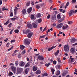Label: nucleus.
Masks as SVG:
<instances>
[{
    "instance_id": "nucleus-1",
    "label": "nucleus",
    "mask_w": 77,
    "mask_h": 77,
    "mask_svg": "<svg viewBox=\"0 0 77 77\" xmlns=\"http://www.w3.org/2000/svg\"><path fill=\"white\" fill-rule=\"evenodd\" d=\"M17 72L18 73V74H20V73H21L22 72V71H23V69L21 68H17Z\"/></svg>"
},
{
    "instance_id": "nucleus-2",
    "label": "nucleus",
    "mask_w": 77,
    "mask_h": 77,
    "mask_svg": "<svg viewBox=\"0 0 77 77\" xmlns=\"http://www.w3.org/2000/svg\"><path fill=\"white\" fill-rule=\"evenodd\" d=\"M64 50H65V51H69V46H68L67 45H66L64 46Z\"/></svg>"
},
{
    "instance_id": "nucleus-3",
    "label": "nucleus",
    "mask_w": 77,
    "mask_h": 77,
    "mask_svg": "<svg viewBox=\"0 0 77 77\" xmlns=\"http://www.w3.org/2000/svg\"><path fill=\"white\" fill-rule=\"evenodd\" d=\"M24 44H25V45H27L30 44V42L29 41V40H28V39H26L25 40Z\"/></svg>"
},
{
    "instance_id": "nucleus-4",
    "label": "nucleus",
    "mask_w": 77,
    "mask_h": 77,
    "mask_svg": "<svg viewBox=\"0 0 77 77\" xmlns=\"http://www.w3.org/2000/svg\"><path fill=\"white\" fill-rule=\"evenodd\" d=\"M63 26V24L62 23H60L57 26V29H60V28H61Z\"/></svg>"
},
{
    "instance_id": "nucleus-5",
    "label": "nucleus",
    "mask_w": 77,
    "mask_h": 77,
    "mask_svg": "<svg viewBox=\"0 0 77 77\" xmlns=\"http://www.w3.org/2000/svg\"><path fill=\"white\" fill-rule=\"evenodd\" d=\"M38 58L39 60H43L44 58V57L42 56L39 55L38 56Z\"/></svg>"
},
{
    "instance_id": "nucleus-6",
    "label": "nucleus",
    "mask_w": 77,
    "mask_h": 77,
    "mask_svg": "<svg viewBox=\"0 0 77 77\" xmlns=\"http://www.w3.org/2000/svg\"><path fill=\"white\" fill-rule=\"evenodd\" d=\"M74 13V11L73 10H72L70 11V12L69 14V16H71V15H73V14Z\"/></svg>"
},
{
    "instance_id": "nucleus-7",
    "label": "nucleus",
    "mask_w": 77,
    "mask_h": 77,
    "mask_svg": "<svg viewBox=\"0 0 77 77\" xmlns=\"http://www.w3.org/2000/svg\"><path fill=\"white\" fill-rule=\"evenodd\" d=\"M11 69L12 70L13 72H15L16 71V68L14 67V66H11Z\"/></svg>"
},
{
    "instance_id": "nucleus-8",
    "label": "nucleus",
    "mask_w": 77,
    "mask_h": 77,
    "mask_svg": "<svg viewBox=\"0 0 77 77\" xmlns=\"http://www.w3.org/2000/svg\"><path fill=\"white\" fill-rule=\"evenodd\" d=\"M33 35V33L32 32H30L27 35V36L28 38H30L31 37H32V36Z\"/></svg>"
},
{
    "instance_id": "nucleus-9",
    "label": "nucleus",
    "mask_w": 77,
    "mask_h": 77,
    "mask_svg": "<svg viewBox=\"0 0 77 77\" xmlns=\"http://www.w3.org/2000/svg\"><path fill=\"white\" fill-rule=\"evenodd\" d=\"M27 26L29 29H32V25L30 23H27Z\"/></svg>"
},
{
    "instance_id": "nucleus-10",
    "label": "nucleus",
    "mask_w": 77,
    "mask_h": 77,
    "mask_svg": "<svg viewBox=\"0 0 77 77\" xmlns=\"http://www.w3.org/2000/svg\"><path fill=\"white\" fill-rule=\"evenodd\" d=\"M56 46H52L51 48H48V50L49 51H50V50H51L52 49H53V48H56Z\"/></svg>"
},
{
    "instance_id": "nucleus-11",
    "label": "nucleus",
    "mask_w": 77,
    "mask_h": 77,
    "mask_svg": "<svg viewBox=\"0 0 77 77\" xmlns=\"http://www.w3.org/2000/svg\"><path fill=\"white\" fill-rule=\"evenodd\" d=\"M68 27V25H66L64 26L63 27V30H65V29H67Z\"/></svg>"
},
{
    "instance_id": "nucleus-12",
    "label": "nucleus",
    "mask_w": 77,
    "mask_h": 77,
    "mask_svg": "<svg viewBox=\"0 0 77 77\" xmlns=\"http://www.w3.org/2000/svg\"><path fill=\"white\" fill-rule=\"evenodd\" d=\"M14 75V74H13V73L12 72H9L8 73V76L9 77H11V76H12Z\"/></svg>"
},
{
    "instance_id": "nucleus-13",
    "label": "nucleus",
    "mask_w": 77,
    "mask_h": 77,
    "mask_svg": "<svg viewBox=\"0 0 77 77\" xmlns=\"http://www.w3.org/2000/svg\"><path fill=\"white\" fill-rule=\"evenodd\" d=\"M24 65L25 63H24V62L21 61L20 65V66H24Z\"/></svg>"
},
{
    "instance_id": "nucleus-14",
    "label": "nucleus",
    "mask_w": 77,
    "mask_h": 77,
    "mask_svg": "<svg viewBox=\"0 0 77 77\" xmlns=\"http://www.w3.org/2000/svg\"><path fill=\"white\" fill-rule=\"evenodd\" d=\"M25 48V46H24L23 45H20V50H23L24 48Z\"/></svg>"
},
{
    "instance_id": "nucleus-15",
    "label": "nucleus",
    "mask_w": 77,
    "mask_h": 77,
    "mask_svg": "<svg viewBox=\"0 0 77 77\" xmlns=\"http://www.w3.org/2000/svg\"><path fill=\"white\" fill-rule=\"evenodd\" d=\"M32 25H33V26L34 28H36L38 27V25L36 24L35 23H32Z\"/></svg>"
},
{
    "instance_id": "nucleus-16",
    "label": "nucleus",
    "mask_w": 77,
    "mask_h": 77,
    "mask_svg": "<svg viewBox=\"0 0 77 77\" xmlns=\"http://www.w3.org/2000/svg\"><path fill=\"white\" fill-rule=\"evenodd\" d=\"M75 49L72 48L71 49V51L72 53H74V52H75Z\"/></svg>"
},
{
    "instance_id": "nucleus-17",
    "label": "nucleus",
    "mask_w": 77,
    "mask_h": 77,
    "mask_svg": "<svg viewBox=\"0 0 77 77\" xmlns=\"http://www.w3.org/2000/svg\"><path fill=\"white\" fill-rule=\"evenodd\" d=\"M26 12L27 10H26L24 9L23 10L22 13L23 14L25 15V14H26Z\"/></svg>"
},
{
    "instance_id": "nucleus-18",
    "label": "nucleus",
    "mask_w": 77,
    "mask_h": 77,
    "mask_svg": "<svg viewBox=\"0 0 77 77\" xmlns=\"http://www.w3.org/2000/svg\"><path fill=\"white\" fill-rule=\"evenodd\" d=\"M41 73V71L39 70H38L36 72V74H40Z\"/></svg>"
},
{
    "instance_id": "nucleus-19",
    "label": "nucleus",
    "mask_w": 77,
    "mask_h": 77,
    "mask_svg": "<svg viewBox=\"0 0 77 77\" xmlns=\"http://www.w3.org/2000/svg\"><path fill=\"white\" fill-rule=\"evenodd\" d=\"M32 8H30L28 9V13H30V12H31V11H32Z\"/></svg>"
},
{
    "instance_id": "nucleus-20",
    "label": "nucleus",
    "mask_w": 77,
    "mask_h": 77,
    "mask_svg": "<svg viewBox=\"0 0 77 77\" xmlns=\"http://www.w3.org/2000/svg\"><path fill=\"white\" fill-rule=\"evenodd\" d=\"M33 68L34 71H36V70H37V69H38V67L35 66H33Z\"/></svg>"
},
{
    "instance_id": "nucleus-21",
    "label": "nucleus",
    "mask_w": 77,
    "mask_h": 77,
    "mask_svg": "<svg viewBox=\"0 0 77 77\" xmlns=\"http://www.w3.org/2000/svg\"><path fill=\"white\" fill-rule=\"evenodd\" d=\"M18 8L17 7H15L14 9V14L15 15H16V14H17V11L18 10Z\"/></svg>"
},
{
    "instance_id": "nucleus-22",
    "label": "nucleus",
    "mask_w": 77,
    "mask_h": 77,
    "mask_svg": "<svg viewBox=\"0 0 77 77\" xmlns=\"http://www.w3.org/2000/svg\"><path fill=\"white\" fill-rule=\"evenodd\" d=\"M30 66V63H28L26 64V65L25 66V68H26V67H28L29 66Z\"/></svg>"
},
{
    "instance_id": "nucleus-23",
    "label": "nucleus",
    "mask_w": 77,
    "mask_h": 77,
    "mask_svg": "<svg viewBox=\"0 0 77 77\" xmlns=\"http://www.w3.org/2000/svg\"><path fill=\"white\" fill-rule=\"evenodd\" d=\"M5 7H4L2 8V11H8V9L7 8H5Z\"/></svg>"
},
{
    "instance_id": "nucleus-24",
    "label": "nucleus",
    "mask_w": 77,
    "mask_h": 77,
    "mask_svg": "<svg viewBox=\"0 0 77 77\" xmlns=\"http://www.w3.org/2000/svg\"><path fill=\"white\" fill-rule=\"evenodd\" d=\"M29 68H27L25 70V73L26 74H27V73H28V72H29Z\"/></svg>"
},
{
    "instance_id": "nucleus-25",
    "label": "nucleus",
    "mask_w": 77,
    "mask_h": 77,
    "mask_svg": "<svg viewBox=\"0 0 77 77\" xmlns=\"http://www.w3.org/2000/svg\"><path fill=\"white\" fill-rule=\"evenodd\" d=\"M59 53V50H58L55 53V55L56 56H57L58 54Z\"/></svg>"
},
{
    "instance_id": "nucleus-26",
    "label": "nucleus",
    "mask_w": 77,
    "mask_h": 77,
    "mask_svg": "<svg viewBox=\"0 0 77 77\" xmlns=\"http://www.w3.org/2000/svg\"><path fill=\"white\" fill-rule=\"evenodd\" d=\"M57 19L58 20H60V18H61V17H60V14H59L57 15Z\"/></svg>"
},
{
    "instance_id": "nucleus-27",
    "label": "nucleus",
    "mask_w": 77,
    "mask_h": 77,
    "mask_svg": "<svg viewBox=\"0 0 77 77\" xmlns=\"http://www.w3.org/2000/svg\"><path fill=\"white\" fill-rule=\"evenodd\" d=\"M41 17V14L40 13H38L37 14V18H39Z\"/></svg>"
},
{
    "instance_id": "nucleus-28",
    "label": "nucleus",
    "mask_w": 77,
    "mask_h": 77,
    "mask_svg": "<svg viewBox=\"0 0 77 77\" xmlns=\"http://www.w3.org/2000/svg\"><path fill=\"white\" fill-rule=\"evenodd\" d=\"M72 39V41H71V42L72 43H74L75 41V39L74 38H72L71 39Z\"/></svg>"
},
{
    "instance_id": "nucleus-29",
    "label": "nucleus",
    "mask_w": 77,
    "mask_h": 77,
    "mask_svg": "<svg viewBox=\"0 0 77 77\" xmlns=\"http://www.w3.org/2000/svg\"><path fill=\"white\" fill-rule=\"evenodd\" d=\"M60 72L59 70H58L57 71V72L56 73V75H60Z\"/></svg>"
},
{
    "instance_id": "nucleus-30",
    "label": "nucleus",
    "mask_w": 77,
    "mask_h": 77,
    "mask_svg": "<svg viewBox=\"0 0 77 77\" xmlns=\"http://www.w3.org/2000/svg\"><path fill=\"white\" fill-rule=\"evenodd\" d=\"M56 15H53L52 17V20H56Z\"/></svg>"
},
{
    "instance_id": "nucleus-31",
    "label": "nucleus",
    "mask_w": 77,
    "mask_h": 77,
    "mask_svg": "<svg viewBox=\"0 0 77 77\" xmlns=\"http://www.w3.org/2000/svg\"><path fill=\"white\" fill-rule=\"evenodd\" d=\"M51 71H52V74H54V71H55V70L54 69H51Z\"/></svg>"
},
{
    "instance_id": "nucleus-32",
    "label": "nucleus",
    "mask_w": 77,
    "mask_h": 77,
    "mask_svg": "<svg viewBox=\"0 0 77 77\" xmlns=\"http://www.w3.org/2000/svg\"><path fill=\"white\" fill-rule=\"evenodd\" d=\"M30 1H28V2L26 4V5L27 6H29V5H30Z\"/></svg>"
},
{
    "instance_id": "nucleus-33",
    "label": "nucleus",
    "mask_w": 77,
    "mask_h": 77,
    "mask_svg": "<svg viewBox=\"0 0 77 77\" xmlns=\"http://www.w3.org/2000/svg\"><path fill=\"white\" fill-rule=\"evenodd\" d=\"M36 8L37 9H39L40 8V6L39 5H36Z\"/></svg>"
},
{
    "instance_id": "nucleus-34",
    "label": "nucleus",
    "mask_w": 77,
    "mask_h": 77,
    "mask_svg": "<svg viewBox=\"0 0 77 77\" xmlns=\"http://www.w3.org/2000/svg\"><path fill=\"white\" fill-rule=\"evenodd\" d=\"M38 23H41L42 22V19L41 18L38 19Z\"/></svg>"
},
{
    "instance_id": "nucleus-35",
    "label": "nucleus",
    "mask_w": 77,
    "mask_h": 77,
    "mask_svg": "<svg viewBox=\"0 0 77 77\" xmlns=\"http://www.w3.org/2000/svg\"><path fill=\"white\" fill-rule=\"evenodd\" d=\"M30 30L29 29H28L26 31L25 33H30Z\"/></svg>"
},
{
    "instance_id": "nucleus-36",
    "label": "nucleus",
    "mask_w": 77,
    "mask_h": 77,
    "mask_svg": "<svg viewBox=\"0 0 77 77\" xmlns=\"http://www.w3.org/2000/svg\"><path fill=\"white\" fill-rule=\"evenodd\" d=\"M65 18V16H63V17L62 19H61L59 21L60 22H61L62 21H63V20H64V18Z\"/></svg>"
},
{
    "instance_id": "nucleus-37",
    "label": "nucleus",
    "mask_w": 77,
    "mask_h": 77,
    "mask_svg": "<svg viewBox=\"0 0 77 77\" xmlns=\"http://www.w3.org/2000/svg\"><path fill=\"white\" fill-rule=\"evenodd\" d=\"M31 18L32 19V20H33L35 19V16L34 15H32L31 16Z\"/></svg>"
},
{
    "instance_id": "nucleus-38",
    "label": "nucleus",
    "mask_w": 77,
    "mask_h": 77,
    "mask_svg": "<svg viewBox=\"0 0 77 77\" xmlns=\"http://www.w3.org/2000/svg\"><path fill=\"white\" fill-rule=\"evenodd\" d=\"M57 60H58V61L59 63H61V61L60 60V58H58L57 59Z\"/></svg>"
},
{
    "instance_id": "nucleus-39",
    "label": "nucleus",
    "mask_w": 77,
    "mask_h": 77,
    "mask_svg": "<svg viewBox=\"0 0 77 77\" xmlns=\"http://www.w3.org/2000/svg\"><path fill=\"white\" fill-rule=\"evenodd\" d=\"M49 65H50V63H49L48 64L46 63L45 64L46 66H47V67H48L49 66Z\"/></svg>"
},
{
    "instance_id": "nucleus-40",
    "label": "nucleus",
    "mask_w": 77,
    "mask_h": 77,
    "mask_svg": "<svg viewBox=\"0 0 77 77\" xmlns=\"http://www.w3.org/2000/svg\"><path fill=\"white\" fill-rule=\"evenodd\" d=\"M48 75V74L45 73H44L43 74V76H47Z\"/></svg>"
},
{
    "instance_id": "nucleus-41",
    "label": "nucleus",
    "mask_w": 77,
    "mask_h": 77,
    "mask_svg": "<svg viewBox=\"0 0 77 77\" xmlns=\"http://www.w3.org/2000/svg\"><path fill=\"white\" fill-rule=\"evenodd\" d=\"M14 32L16 33H18L19 32V30L18 29H16L15 30Z\"/></svg>"
},
{
    "instance_id": "nucleus-42",
    "label": "nucleus",
    "mask_w": 77,
    "mask_h": 77,
    "mask_svg": "<svg viewBox=\"0 0 77 77\" xmlns=\"http://www.w3.org/2000/svg\"><path fill=\"white\" fill-rule=\"evenodd\" d=\"M74 58H72L70 59L72 62H74Z\"/></svg>"
},
{
    "instance_id": "nucleus-43",
    "label": "nucleus",
    "mask_w": 77,
    "mask_h": 77,
    "mask_svg": "<svg viewBox=\"0 0 77 77\" xmlns=\"http://www.w3.org/2000/svg\"><path fill=\"white\" fill-rule=\"evenodd\" d=\"M47 30V27H46L45 28L44 30L43 31V32H44L45 30Z\"/></svg>"
},
{
    "instance_id": "nucleus-44",
    "label": "nucleus",
    "mask_w": 77,
    "mask_h": 77,
    "mask_svg": "<svg viewBox=\"0 0 77 77\" xmlns=\"http://www.w3.org/2000/svg\"><path fill=\"white\" fill-rule=\"evenodd\" d=\"M45 35H44L40 36L41 38H45Z\"/></svg>"
},
{
    "instance_id": "nucleus-45",
    "label": "nucleus",
    "mask_w": 77,
    "mask_h": 77,
    "mask_svg": "<svg viewBox=\"0 0 77 77\" xmlns=\"http://www.w3.org/2000/svg\"><path fill=\"white\" fill-rule=\"evenodd\" d=\"M66 74V72H64L63 73L62 75H63V76H64V75H65Z\"/></svg>"
},
{
    "instance_id": "nucleus-46",
    "label": "nucleus",
    "mask_w": 77,
    "mask_h": 77,
    "mask_svg": "<svg viewBox=\"0 0 77 77\" xmlns=\"http://www.w3.org/2000/svg\"><path fill=\"white\" fill-rule=\"evenodd\" d=\"M72 2L73 3H75V2H76V0H72Z\"/></svg>"
},
{
    "instance_id": "nucleus-47",
    "label": "nucleus",
    "mask_w": 77,
    "mask_h": 77,
    "mask_svg": "<svg viewBox=\"0 0 77 77\" xmlns=\"http://www.w3.org/2000/svg\"><path fill=\"white\" fill-rule=\"evenodd\" d=\"M26 53V51L24 50L23 51L22 53V54H25Z\"/></svg>"
},
{
    "instance_id": "nucleus-48",
    "label": "nucleus",
    "mask_w": 77,
    "mask_h": 77,
    "mask_svg": "<svg viewBox=\"0 0 77 77\" xmlns=\"http://www.w3.org/2000/svg\"><path fill=\"white\" fill-rule=\"evenodd\" d=\"M69 5V2H67L65 8H66V7H67V6H68Z\"/></svg>"
},
{
    "instance_id": "nucleus-49",
    "label": "nucleus",
    "mask_w": 77,
    "mask_h": 77,
    "mask_svg": "<svg viewBox=\"0 0 77 77\" xmlns=\"http://www.w3.org/2000/svg\"><path fill=\"white\" fill-rule=\"evenodd\" d=\"M13 48V47H11V48L8 49V51H10L11 50H12Z\"/></svg>"
},
{
    "instance_id": "nucleus-50",
    "label": "nucleus",
    "mask_w": 77,
    "mask_h": 77,
    "mask_svg": "<svg viewBox=\"0 0 77 77\" xmlns=\"http://www.w3.org/2000/svg\"><path fill=\"white\" fill-rule=\"evenodd\" d=\"M53 64H54V65H56V61H54L53 62Z\"/></svg>"
},
{
    "instance_id": "nucleus-51",
    "label": "nucleus",
    "mask_w": 77,
    "mask_h": 77,
    "mask_svg": "<svg viewBox=\"0 0 77 77\" xmlns=\"http://www.w3.org/2000/svg\"><path fill=\"white\" fill-rule=\"evenodd\" d=\"M72 21H69L68 22V24H72Z\"/></svg>"
},
{
    "instance_id": "nucleus-52",
    "label": "nucleus",
    "mask_w": 77,
    "mask_h": 77,
    "mask_svg": "<svg viewBox=\"0 0 77 77\" xmlns=\"http://www.w3.org/2000/svg\"><path fill=\"white\" fill-rule=\"evenodd\" d=\"M8 23H9V21H7L6 23H5V26L7 25V24H8Z\"/></svg>"
},
{
    "instance_id": "nucleus-53",
    "label": "nucleus",
    "mask_w": 77,
    "mask_h": 77,
    "mask_svg": "<svg viewBox=\"0 0 77 77\" xmlns=\"http://www.w3.org/2000/svg\"><path fill=\"white\" fill-rule=\"evenodd\" d=\"M16 18H11V20H12L13 21H15V19Z\"/></svg>"
},
{
    "instance_id": "nucleus-54",
    "label": "nucleus",
    "mask_w": 77,
    "mask_h": 77,
    "mask_svg": "<svg viewBox=\"0 0 77 77\" xmlns=\"http://www.w3.org/2000/svg\"><path fill=\"white\" fill-rule=\"evenodd\" d=\"M15 40H12L11 41V42L12 43V42H15Z\"/></svg>"
},
{
    "instance_id": "nucleus-55",
    "label": "nucleus",
    "mask_w": 77,
    "mask_h": 77,
    "mask_svg": "<svg viewBox=\"0 0 77 77\" xmlns=\"http://www.w3.org/2000/svg\"><path fill=\"white\" fill-rule=\"evenodd\" d=\"M12 26V23H10L8 25V27H11V26Z\"/></svg>"
},
{
    "instance_id": "nucleus-56",
    "label": "nucleus",
    "mask_w": 77,
    "mask_h": 77,
    "mask_svg": "<svg viewBox=\"0 0 77 77\" xmlns=\"http://www.w3.org/2000/svg\"><path fill=\"white\" fill-rule=\"evenodd\" d=\"M10 17H13V13H11V14L10 15Z\"/></svg>"
},
{
    "instance_id": "nucleus-57",
    "label": "nucleus",
    "mask_w": 77,
    "mask_h": 77,
    "mask_svg": "<svg viewBox=\"0 0 77 77\" xmlns=\"http://www.w3.org/2000/svg\"><path fill=\"white\" fill-rule=\"evenodd\" d=\"M13 30H14V29H12L11 30V32H10V35H11V34H12V32H13Z\"/></svg>"
},
{
    "instance_id": "nucleus-58",
    "label": "nucleus",
    "mask_w": 77,
    "mask_h": 77,
    "mask_svg": "<svg viewBox=\"0 0 77 77\" xmlns=\"http://www.w3.org/2000/svg\"><path fill=\"white\" fill-rule=\"evenodd\" d=\"M47 18L48 19L49 18H50V15L49 14L48 16L47 17Z\"/></svg>"
},
{
    "instance_id": "nucleus-59",
    "label": "nucleus",
    "mask_w": 77,
    "mask_h": 77,
    "mask_svg": "<svg viewBox=\"0 0 77 77\" xmlns=\"http://www.w3.org/2000/svg\"><path fill=\"white\" fill-rule=\"evenodd\" d=\"M8 39L7 38L6 39L4 40V41H5V42H7V41H8Z\"/></svg>"
},
{
    "instance_id": "nucleus-60",
    "label": "nucleus",
    "mask_w": 77,
    "mask_h": 77,
    "mask_svg": "<svg viewBox=\"0 0 77 77\" xmlns=\"http://www.w3.org/2000/svg\"><path fill=\"white\" fill-rule=\"evenodd\" d=\"M16 66H17L18 64V61H17L15 63Z\"/></svg>"
},
{
    "instance_id": "nucleus-61",
    "label": "nucleus",
    "mask_w": 77,
    "mask_h": 77,
    "mask_svg": "<svg viewBox=\"0 0 77 77\" xmlns=\"http://www.w3.org/2000/svg\"><path fill=\"white\" fill-rule=\"evenodd\" d=\"M56 23H54L53 24V27H54L56 26Z\"/></svg>"
},
{
    "instance_id": "nucleus-62",
    "label": "nucleus",
    "mask_w": 77,
    "mask_h": 77,
    "mask_svg": "<svg viewBox=\"0 0 77 77\" xmlns=\"http://www.w3.org/2000/svg\"><path fill=\"white\" fill-rule=\"evenodd\" d=\"M10 43H9V42L7 44V47H8L9 46V44H10Z\"/></svg>"
},
{
    "instance_id": "nucleus-63",
    "label": "nucleus",
    "mask_w": 77,
    "mask_h": 77,
    "mask_svg": "<svg viewBox=\"0 0 77 77\" xmlns=\"http://www.w3.org/2000/svg\"><path fill=\"white\" fill-rule=\"evenodd\" d=\"M31 4H32V5H35V3L34 2H33Z\"/></svg>"
},
{
    "instance_id": "nucleus-64",
    "label": "nucleus",
    "mask_w": 77,
    "mask_h": 77,
    "mask_svg": "<svg viewBox=\"0 0 77 77\" xmlns=\"http://www.w3.org/2000/svg\"><path fill=\"white\" fill-rule=\"evenodd\" d=\"M75 72H77L76 74V75H77V69H75Z\"/></svg>"
}]
</instances>
